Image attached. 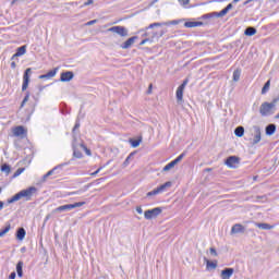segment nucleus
Masks as SVG:
<instances>
[{
    "instance_id": "1",
    "label": "nucleus",
    "mask_w": 279,
    "mask_h": 279,
    "mask_svg": "<svg viewBox=\"0 0 279 279\" xmlns=\"http://www.w3.org/2000/svg\"><path fill=\"white\" fill-rule=\"evenodd\" d=\"M38 189L36 186H29L26 190H22L15 195H13L11 198H8L7 204H14V202H19V199L25 198L26 202L32 201V197H34V193H36Z\"/></svg>"
},
{
    "instance_id": "2",
    "label": "nucleus",
    "mask_w": 279,
    "mask_h": 279,
    "mask_svg": "<svg viewBox=\"0 0 279 279\" xmlns=\"http://www.w3.org/2000/svg\"><path fill=\"white\" fill-rule=\"evenodd\" d=\"M277 102L278 99H274L271 102H263L259 107V114H262V117H269V114H271V110L276 108Z\"/></svg>"
},
{
    "instance_id": "3",
    "label": "nucleus",
    "mask_w": 279,
    "mask_h": 279,
    "mask_svg": "<svg viewBox=\"0 0 279 279\" xmlns=\"http://www.w3.org/2000/svg\"><path fill=\"white\" fill-rule=\"evenodd\" d=\"M172 182L171 181H167L166 183L159 185L157 189L148 192L146 194V197H154V195H160V193H165V191H167V189H170V186H172Z\"/></svg>"
},
{
    "instance_id": "4",
    "label": "nucleus",
    "mask_w": 279,
    "mask_h": 279,
    "mask_svg": "<svg viewBox=\"0 0 279 279\" xmlns=\"http://www.w3.org/2000/svg\"><path fill=\"white\" fill-rule=\"evenodd\" d=\"M86 202H78V203H73V204H68V205H61L54 209V213H64L69 210H73V208H82Z\"/></svg>"
},
{
    "instance_id": "5",
    "label": "nucleus",
    "mask_w": 279,
    "mask_h": 279,
    "mask_svg": "<svg viewBox=\"0 0 279 279\" xmlns=\"http://www.w3.org/2000/svg\"><path fill=\"white\" fill-rule=\"evenodd\" d=\"M162 214V207H155L153 209H147L144 211V217L147 221H151V219H156L159 215Z\"/></svg>"
},
{
    "instance_id": "6",
    "label": "nucleus",
    "mask_w": 279,
    "mask_h": 279,
    "mask_svg": "<svg viewBox=\"0 0 279 279\" xmlns=\"http://www.w3.org/2000/svg\"><path fill=\"white\" fill-rule=\"evenodd\" d=\"M108 32H111L112 34H118V36H121L122 38H125L128 36V28L124 26H113L108 28Z\"/></svg>"
},
{
    "instance_id": "7",
    "label": "nucleus",
    "mask_w": 279,
    "mask_h": 279,
    "mask_svg": "<svg viewBox=\"0 0 279 279\" xmlns=\"http://www.w3.org/2000/svg\"><path fill=\"white\" fill-rule=\"evenodd\" d=\"M29 75H32V68H27L23 75L22 90L25 93L29 86Z\"/></svg>"
},
{
    "instance_id": "8",
    "label": "nucleus",
    "mask_w": 279,
    "mask_h": 279,
    "mask_svg": "<svg viewBox=\"0 0 279 279\" xmlns=\"http://www.w3.org/2000/svg\"><path fill=\"white\" fill-rule=\"evenodd\" d=\"M240 160L241 159L236 156H229L226 159L225 165H227V167H229L230 169H236L235 165H239Z\"/></svg>"
},
{
    "instance_id": "9",
    "label": "nucleus",
    "mask_w": 279,
    "mask_h": 279,
    "mask_svg": "<svg viewBox=\"0 0 279 279\" xmlns=\"http://www.w3.org/2000/svg\"><path fill=\"white\" fill-rule=\"evenodd\" d=\"M254 130V137H253V142L252 145H258V142L260 141L262 136H260V126L258 125H254L253 126Z\"/></svg>"
},
{
    "instance_id": "10",
    "label": "nucleus",
    "mask_w": 279,
    "mask_h": 279,
    "mask_svg": "<svg viewBox=\"0 0 279 279\" xmlns=\"http://www.w3.org/2000/svg\"><path fill=\"white\" fill-rule=\"evenodd\" d=\"M75 77V74L72 71L62 72L60 76V82H71Z\"/></svg>"
},
{
    "instance_id": "11",
    "label": "nucleus",
    "mask_w": 279,
    "mask_h": 279,
    "mask_svg": "<svg viewBox=\"0 0 279 279\" xmlns=\"http://www.w3.org/2000/svg\"><path fill=\"white\" fill-rule=\"evenodd\" d=\"M243 233H245V227L241 223H235L231 228V234H243Z\"/></svg>"
},
{
    "instance_id": "12",
    "label": "nucleus",
    "mask_w": 279,
    "mask_h": 279,
    "mask_svg": "<svg viewBox=\"0 0 279 279\" xmlns=\"http://www.w3.org/2000/svg\"><path fill=\"white\" fill-rule=\"evenodd\" d=\"M136 40H138V36H133L131 38H129L126 41H124L123 44H121V49H130V47H132V45H134V43H136Z\"/></svg>"
},
{
    "instance_id": "13",
    "label": "nucleus",
    "mask_w": 279,
    "mask_h": 279,
    "mask_svg": "<svg viewBox=\"0 0 279 279\" xmlns=\"http://www.w3.org/2000/svg\"><path fill=\"white\" fill-rule=\"evenodd\" d=\"M233 274H234V268H225L223 270H221L220 278L230 279L232 278Z\"/></svg>"
},
{
    "instance_id": "14",
    "label": "nucleus",
    "mask_w": 279,
    "mask_h": 279,
    "mask_svg": "<svg viewBox=\"0 0 279 279\" xmlns=\"http://www.w3.org/2000/svg\"><path fill=\"white\" fill-rule=\"evenodd\" d=\"M13 134H14V136H26L27 130H25V126L19 125V126L14 128Z\"/></svg>"
},
{
    "instance_id": "15",
    "label": "nucleus",
    "mask_w": 279,
    "mask_h": 279,
    "mask_svg": "<svg viewBox=\"0 0 279 279\" xmlns=\"http://www.w3.org/2000/svg\"><path fill=\"white\" fill-rule=\"evenodd\" d=\"M27 234V231H25V228L21 227L16 230L15 236L17 241H23Z\"/></svg>"
},
{
    "instance_id": "16",
    "label": "nucleus",
    "mask_w": 279,
    "mask_h": 279,
    "mask_svg": "<svg viewBox=\"0 0 279 279\" xmlns=\"http://www.w3.org/2000/svg\"><path fill=\"white\" fill-rule=\"evenodd\" d=\"M276 134V124L270 123L266 126V136H274Z\"/></svg>"
},
{
    "instance_id": "17",
    "label": "nucleus",
    "mask_w": 279,
    "mask_h": 279,
    "mask_svg": "<svg viewBox=\"0 0 279 279\" xmlns=\"http://www.w3.org/2000/svg\"><path fill=\"white\" fill-rule=\"evenodd\" d=\"M74 142L77 141V138L75 137V135L73 136ZM73 142L72 147H73V156L74 158H82V151H80V149H77V146H75V143Z\"/></svg>"
},
{
    "instance_id": "18",
    "label": "nucleus",
    "mask_w": 279,
    "mask_h": 279,
    "mask_svg": "<svg viewBox=\"0 0 279 279\" xmlns=\"http://www.w3.org/2000/svg\"><path fill=\"white\" fill-rule=\"evenodd\" d=\"M204 25V22H193L189 21L184 23V27L191 28V27H202Z\"/></svg>"
},
{
    "instance_id": "19",
    "label": "nucleus",
    "mask_w": 279,
    "mask_h": 279,
    "mask_svg": "<svg viewBox=\"0 0 279 279\" xmlns=\"http://www.w3.org/2000/svg\"><path fill=\"white\" fill-rule=\"evenodd\" d=\"M255 226L259 228V230H271L274 228L271 225L265 222H256Z\"/></svg>"
},
{
    "instance_id": "20",
    "label": "nucleus",
    "mask_w": 279,
    "mask_h": 279,
    "mask_svg": "<svg viewBox=\"0 0 279 279\" xmlns=\"http://www.w3.org/2000/svg\"><path fill=\"white\" fill-rule=\"evenodd\" d=\"M184 99V88L178 87L177 89V101L180 104V101H183Z\"/></svg>"
},
{
    "instance_id": "21",
    "label": "nucleus",
    "mask_w": 279,
    "mask_h": 279,
    "mask_svg": "<svg viewBox=\"0 0 279 279\" xmlns=\"http://www.w3.org/2000/svg\"><path fill=\"white\" fill-rule=\"evenodd\" d=\"M27 53V46H21L16 49L15 56H19L21 58V56H25Z\"/></svg>"
},
{
    "instance_id": "22",
    "label": "nucleus",
    "mask_w": 279,
    "mask_h": 279,
    "mask_svg": "<svg viewBox=\"0 0 279 279\" xmlns=\"http://www.w3.org/2000/svg\"><path fill=\"white\" fill-rule=\"evenodd\" d=\"M234 134L235 136H238V138H242V136L245 134V128L236 126L234 130Z\"/></svg>"
},
{
    "instance_id": "23",
    "label": "nucleus",
    "mask_w": 279,
    "mask_h": 279,
    "mask_svg": "<svg viewBox=\"0 0 279 279\" xmlns=\"http://www.w3.org/2000/svg\"><path fill=\"white\" fill-rule=\"evenodd\" d=\"M256 34V27L248 26L244 31V36H254Z\"/></svg>"
},
{
    "instance_id": "24",
    "label": "nucleus",
    "mask_w": 279,
    "mask_h": 279,
    "mask_svg": "<svg viewBox=\"0 0 279 279\" xmlns=\"http://www.w3.org/2000/svg\"><path fill=\"white\" fill-rule=\"evenodd\" d=\"M16 274L19 278H23V260L16 264Z\"/></svg>"
},
{
    "instance_id": "25",
    "label": "nucleus",
    "mask_w": 279,
    "mask_h": 279,
    "mask_svg": "<svg viewBox=\"0 0 279 279\" xmlns=\"http://www.w3.org/2000/svg\"><path fill=\"white\" fill-rule=\"evenodd\" d=\"M143 138L138 137V138H130L129 142L131 144V147H138V145H141Z\"/></svg>"
},
{
    "instance_id": "26",
    "label": "nucleus",
    "mask_w": 279,
    "mask_h": 279,
    "mask_svg": "<svg viewBox=\"0 0 279 279\" xmlns=\"http://www.w3.org/2000/svg\"><path fill=\"white\" fill-rule=\"evenodd\" d=\"M63 167H64V163H61V165H59V166H56L53 169H51L50 171H48L46 174H47L48 177L53 175V174L56 173V171H62Z\"/></svg>"
},
{
    "instance_id": "27",
    "label": "nucleus",
    "mask_w": 279,
    "mask_h": 279,
    "mask_svg": "<svg viewBox=\"0 0 279 279\" xmlns=\"http://www.w3.org/2000/svg\"><path fill=\"white\" fill-rule=\"evenodd\" d=\"M1 171H2V173H5V175H10V173L12 171V167H10V165H8V163H2Z\"/></svg>"
},
{
    "instance_id": "28",
    "label": "nucleus",
    "mask_w": 279,
    "mask_h": 279,
    "mask_svg": "<svg viewBox=\"0 0 279 279\" xmlns=\"http://www.w3.org/2000/svg\"><path fill=\"white\" fill-rule=\"evenodd\" d=\"M163 25H169V23L165 22V23H153L150 24L148 27L145 28V32H147V29H154V27H162Z\"/></svg>"
},
{
    "instance_id": "29",
    "label": "nucleus",
    "mask_w": 279,
    "mask_h": 279,
    "mask_svg": "<svg viewBox=\"0 0 279 279\" xmlns=\"http://www.w3.org/2000/svg\"><path fill=\"white\" fill-rule=\"evenodd\" d=\"M11 228H12V226L10 223H8L4 229H1L0 230V239L5 236V234H8L9 230H11Z\"/></svg>"
},
{
    "instance_id": "30",
    "label": "nucleus",
    "mask_w": 279,
    "mask_h": 279,
    "mask_svg": "<svg viewBox=\"0 0 279 279\" xmlns=\"http://www.w3.org/2000/svg\"><path fill=\"white\" fill-rule=\"evenodd\" d=\"M175 165H178V163L174 160H172L163 167L162 171H171V169H173V167H175Z\"/></svg>"
},
{
    "instance_id": "31",
    "label": "nucleus",
    "mask_w": 279,
    "mask_h": 279,
    "mask_svg": "<svg viewBox=\"0 0 279 279\" xmlns=\"http://www.w3.org/2000/svg\"><path fill=\"white\" fill-rule=\"evenodd\" d=\"M215 17H217V14H216L215 12L207 13V14H204V15L201 16V19H202L203 21H206V20H208V19H215Z\"/></svg>"
},
{
    "instance_id": "32",
    "label": "nucleus",
    "mask_w": 279,
    "mask_h": 279,
    "mask_svg": "<svg viewBox=\"0 0 279 279\" xmlns=\"http://www.w3.org/2000/svg\"><path fill=\"white\" fill-rule=\"evenodd\" d=\"M270 86H271V81H267L262 88V95H266V93L269 90Z\"/></svg>"
},
{
    "instance_id": "33",
    "label": "nucleus",
    "mask_w": 279,
    "mask_h": 279,
    "mask_svg": "<svg viewBox=\"0 0 279 279\" xmlns=\"http://www.w3.org/2000/svg\"><path fill=\"white\" fill-rule=\"evenodd\" d=\"M228 9L227 8H225V9H222L220 12H215L216 13V17L217 19H221V17H223V16H226V14H228Z\"/></svg>"
},
{
    "instance_id": "34",
    "label": "nucleus",
    "mask_w": 279,
    "mask_h": 279,
    "mask_svg": "<svg viewBox=\"0 0 279 279\" xmlns=\"http://www.w3.org/2000/svg\"><path fill=\"white\" fill-rule=\"evenodd\" d=\"M88 189H90V184H87L83 187V190H78L76 192H72L71 195H80V193H84L86 191H88Z\"/></svg>"
},
{
    "instance_id": "35",
    "label": "nucleus",
    "mask_w": 279,
    "mask_h": 279,
    "mask_svg": "<svg viewBox=\"0 0 279 279\" xmlns=\"http://www.w3.org/2000/svg\"><path fill=\"white\" fill-rule=\"evenodd\" d=\"M239 80H241V71L240 70H235L233 72V82H239Z\"/></svg>"
},
{
    "instance_id": "36",
    "label": "nucleus",
    "mask_w": 279,
    "mask_h": 279,
    "mask_svg": "<svg viewBox=\"0 0 279 279\" xmlns=\"http://www.w3.org/2000/svg\"><path fill=\"white\" fill-rule=\"evenodd\" d=\"M186 156V151H183L179 157H177L173 161L178 165V162H182L184 157Z\"/></svg>"
},
{
    "instance_id": "37",
    "label": "nucleus",
    "mask_w": 279,
    "mask_h": 279,
    "mask_svg": "<svg viewBox=\"0 0 279 279\" xmlns=\"http://www.w3.org/2000/svg\"><path fill=\"white\" fill-rule=\"evenodd\" d=\"M57 73H58V68H54L50 70L47 74H48V77L51 80V77H56Z\"/></svg>"
},
{
    "instance_id": "38",
    "label": "nucleus",
    "mask_w": 279,
    "mask_h": 279,
    "mask_svg": "<svg viewBox=\"0 0 279 279\" xmlns=\"http://www.w3.org/2000/svg\"><path fill=\"white\" fill-rule=\"evenodd\" d=\"M217 269V263L207 259V269Z\"/></svg>"
},
{
    "instance_id": "39",
    "label": "nucleus",
    "mask_w": 279,
    "mask_h": 279,
    "mask_svg": "<svg viewBox=\"0 0 279 279\" xmlns=\"http://www.w3.org/2000/svg\"><path fill=\"white\" fill-rule=\"evenodd\" d=\"M23 171H25V168H19L14 174H13V178H19V175H21V173H23Z\"/></svg>"
},
{
    "instance_id": "40",
    "label": "nucleus",
    "mask_w": 279,
    "mask_h": 279,
    "mask_svg": "<svg viewBox=\"0 0 279 279\" xmlns=\"http://www.w3.org/2000/svg\"><path fill=\"white\" fill-rule=\"evenodd\" d=\"M133 154H130V156L126 157V159L123 162V167H128L130 165V158H132Z\"/></svg>"
},
{
    "instance_id": "41",
    "label": "nucleus",
    "mask_w": 279,
    "mask_h": 279,
    "mask_svg": "<svg viewBox=\"0 0 279 279\" xmlns=\"http://www.w3.org/2000/svg\"><path fill=\"white\" fill-rule=\"evenodd\" d=\"M187 84H189V78H185V80L183 81V83L179 86V88L185 89Z\"/></svg>"
},
{
    "instance_id": "42",
    "label": "nucleus",
    "mask_w": 279,
    "mask_h": 279,
    "mask_svg": "<svg viewBox=\"0 0 279 279\" xmlns=\"http://www.w3.org/2000/svg\"><path fill=\"white\" fill-rule=\"evenodd\" d=\"M80 120H76V122H75V125H74V128H73V130H72V132H73V134H75V130H80Z\"/></svg>"
},
{
    "instance_id": "43",
    "label": "nucleus",
    "mask_w": 279,
    "mask_h": 279,
    "mask_svg": "<svg viewBox=\"0 0 279 279\" xmlns=\"http://www.w3.org/2000/svg\"><path fill=\"white\" fill-rule=\"evenodd\" d=\"M209 254H211V256H217V250L215 247H210Z\"/></svg>"
},
{
    "instance_id": "44",
    "label": "nucleus",
    "mask_w": 279,
    "mask_h": 279,
    "mask_svg": "<svg viewBox=\"0 0 279 279\" xmlns=\"http://www.w3.org/2000/svg\"><path fill=\"white\" fill-rule=\"evenodd\" d=\"M81 147H82L83 149H85L87 156H90V149H88V147H86V145L81 144Z\"/></svg>"
},
{
    "instance_id": "45",
    "label": "nucleus",
    "mask_w": 279,
    "mask_h": 279,
    "mask_svg": "<svg viewBox=\"0 0 279 279\" xmlns=\"http://www.w3.org/2000/svg\"><path fill=\"white\" fill-rule=\"evenodd\" d=\"M166 23H168V25H180V21L178 20L166 22Z\"/></svg>"
},
{
    "instance_id": "46",
    "label": "nucleus",
    "mask_w": 279,
    "mask_h": 279,
    "mask_svg": "<svg viewBox=\"0 0 279 279\" xmlns=\"http://www.w3.org/2000/svg\"><path fill=\"white\" fill-rule=\"evenodd\" d=\"M39 80H50L49 78V74H41V75H39Z\"/></svg>"
},
{
    "instance_id": "47",
    "label": "nucleus",
    "mask_w": 279,
    "mask_h": 279,
    "mask_svg": "<svg viewBox=\"0 0 279 279\" xmlns=\"http://www.w3.org/2000/svg\"><path fill=\"white\" fill-rule=\"evenodd\" d=\"M93 3H94V0H87V1H85L84 2V4L83 5H93Z\"/></svg>"
},
{
    "instance_id": "48",
    "label": "nucleus",
    "mask_w": 279,
    "mask_h": 279,
    "mask_svg": "<svg viewBox=\"0 0 279 279\" xmlns=\"http://www.w3.org/2000/svg\"><path fill=\"white\" fill-rule=\"evenodd\" d=\"M136 213H138V215H143V207L137 206L136 207Z\"/></svg>"
},
{
    "instance_id": "49",
    "label": "nucleus",
    "mask_w": 279,
    "mask_h": 279,
    "mask_svg": "<svg viewBox=\"0 0 279 279\" xmlns=\"http://www.w3.org/2000/svg\"><path fill=\"white\" fill-rule=\"evenodd\" d=\"M9 279H16V272L13 271L10 274Z\"/></svg>"
},
{
    "instance_id": "50",
    "label": "nucleus",
    "mask_w": 279,
    "mask_h": 279,
    "mask_svg": "<svg viewBox=\"0 0 279 279\" xmlns=\"http://www.w3.org/2000/svg\"><path fill=\"white\" fill-rule=\"evenodd\" d=\"M181 5H189V0H179Z\"/></svg>"
},
{
    "instance_id": "51",
    "label": "nucleus",
    "mask_w": 279,
    "mask_h": 279,
    "mask_svg": "<svg viewBox=\"0 0 279 279\" xmlns=\"http://www.w3.org/2000/svg\"><path fill=\"white\" fill-rule=\"evenodd\" d=\"M95 23H97V20H92L87 22L86 25L90 26V25H95Z\"/></svg>"
},
{
    "instance_id": "52",
    "label": "nucleus",
    "mask_w": 279,
    "mask_h": 279,
    "mask_svg": "<svg viewBox=\"0 0 279 279\" xmlns=\"http://www.w3.org/2000/svg\"><path fill=\"white\" fill-rule=\"evenodd\" d=\"M146 43H149V38H145L143 39L140 45L143 47V45H145Z\"/></svg>"
},
{
    "instance_id": "53",
    "label": "nucleus",
    "mask_w": 279,
    "mask_h": 279,
    "mask_svg": "<svg viewBox=\"0 0 279 279\" xmlns=\"http://www.w3.org/2000/svg\"><path fill=\"white\" fill-rule=\"evenodd\" d=\"M25 102L29 101V92L26 93V96L23 99Z\"/></svg>"
},
{
    "instance_id": "54",
    "label": "nucleus",
    "mask_w": 279,
    "mask_h": 279,
    "mask_svg": "<svg viewBox=\"0 0 279 279\" xmlns=\"http://www.w3.org/2000/svg\"><path fill=\"white\" fill-rule=\"evenodd\" d=\"M232 8H233L232 3H229V4L226 7V9H227L228 12H230V10H232Z\"/></svg>"
},
{
    "instance_id": "55",
    "label": "nucleus",
    "mask_w": 279,
    "mask_h": 279,
    "mask_svg": "<svg viewBox=\"0 0 279 279\" xmlns=\"http://www.w3.org/2000/svg\"><path fill=\"white\" fill-rule=\"evenodd\" d=\"M101 169H102L101 167L98 168L95 172L92 173V175H97V173H99V171H101Z\"/></svg>"
},
{
    "instance_id": "56",
    "label": "nucleus",
    "mask_w": 279,
    "mask_h": 279,
    "mask_svg": "<svg viewBox=\"0 0 279 279\" xmlns=\"http://www.w3.org/2000/svg\"><path fill=\"white\" fill-rule=\"evenodd\" d=\"M151 88H153V85L150 84V85L148 86L147 95H151Z\"/></svg>"
},
{
    "instance_id": "57",
    "label": "nucleus",
    "mask_w": 279,
    "mask_h": 279,
    "mask_svg": "<svg viewBox=\"0 0 279 279\" xmlns=\"http://www.w3.org/2000/svg\"><path fill=\"white\" fill-rule=\"evenodd\" d=\"M11 69H16V62L14 61L11 62Z\"/></svg>"
},
{
    "instance_id": "58",
    "label": "nucleus",
    "mask_w": 279,
    "mask_h": 279,
    "mask_svg": "<svg viewBox=\"0 0 279 279\" xmlns=\"http://www.w3.org/2000/svg\"><path fill=\"white\" fill-rule=\"evenodd\" d=\"M3 206H5V203H3L2 201H0V210H3Z\"/></svg>"
},
{
    "instance_id": "59",
    "label": "nucleus",
    "mask_w": 279,
    "mask_h": 279,
    "mask_svg": "<svg viewBox=\"0 0 279 279\" xmlns=\"http://www.w3.org/2000/svg\"><path fill=\"white\" fill-rule=\"evenodd\" d=\"M16 58H20V57L16 56V53H14V54L11 57V60H16Z\"/></svg>"
},
{
    "instance_id": "60",
    "label": "nucleus",
    "mask_w": 279,
    "mask_h": 279,
    "mask_svg": "<svg viewBox=\"0 0 279 279\" xmlns=\"http://www.w3.org/2000/svg\"><path fill=\"white\" fill-rule=\"evenodd\" d=\"M253 0H246L243 5H247L248 3H252Z\"/></svg>"
},
{
    "instance_id": "61",
    "label": "nucleus",
    "mask_w": 279,
    "mask_h": 279,
    "mask_svg": "<svg viewBox=\"0 0 279 279\" xmlns=\"http://www.w3.org/2000/svg\"><path fill=\"white\" fill-rule=\"evenodd\" d=\"M47 178H49V175H47V173L43 177L44 182L47 180Z\"/></svg>"
},
{
    "instance_id": "62",
    "label": "nucleus",
    "mask_w": 279,
    "mask_h": 279,
    "mask_svg": "<svg viewBox=\"0 0 279 279\" xmlns=\"http://www.w3.org/2000/svg\"><path fill=\"white\" fill-rule=\"evenodd\" d=\"M160 37L165 36V31H161L159 34Z\"/></svg>"
},
{
    "instance_id": "63",
    "label": "nucleus",
    "mask_w": 279,
    "mask_h": 279,
    "mask_svg": "<svg viewBox=\"0 0 279 279\" xmlns=\"http://www.w3.org/2000/svg\"><path fill=\"white\" fill-rule=\"evenodd\" d=\"M25 104H26L25 100H22L21 108H23Z\"/></svg>"
},
{
    "instance_id": "64",
    "label": "nucleus",
    "mask_w": 279,
    "mask_h": 279,
    "mask_svg": "<svg viewBox=\"0 0 279 279\" xmlns=\"http://www.w3.org/2000/svg\"><path fill=\"white\" fill-rule=\"evenodd\" d=\"M155 3H158V0H154L150 5H154Z\"/></svg>"
}]
</instances>
